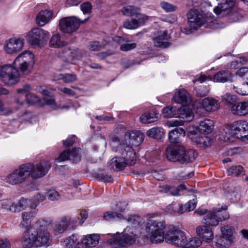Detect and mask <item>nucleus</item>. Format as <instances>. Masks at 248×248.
<instances>
[{
  "label": "nucleus",
  "mask_w": 248,
  "mask_h": 248,
  "mask_svg": "<svg viewBox=\"0 0 248 248\" xmlns=\"http://www.w3.org/2000/svg\"><path fill=\"white\" fill-rule=\"evenodd\" d=\"M166 225L164 221L149 219L147 222L146 230L150 235L152 242L157 243L162 242L165 238L167 242L184 248L186 242V237L181 231L174 228L168 231L164 236V229Z\"/></svg>",
  "instance_id": "obj_1"
},
{
  "label": "nucleus",
  "mask_w": 248,
  "mask_h": 248,
  "mask_svg": "<svg viewBox=\"0 0 248 248\" xmlns=\"http://www.w3.org/2000/svg\"><path fill=\"white\" fill-rule=\"evenodd\" d=\"M108 243L112 245L126 247L135 243L137 239V231L132 228H126L122 233L117 232L111 235Z\"/></svg>",
  "instance_id": "obj_2"
},
{
  "label": "nucleus",
  "mask_w": 248,
  "mask_h": 248,
  "mask_svg": "<svg viewBox=\"0 0 248 248\" xmlns=\"http://www.w3.org/2000/svg\"><path fill=\"white\" fill-rule=\"evenodd\" d=\"M28 177L32 179H40L45 176L51 168V163L48 161L43 160L34 164H24Z\"/></svg>",
  "instance_id": "obj_3"
},
{
  "label": "nucleus",
  "mask_w": 248,
  "mask_h": 248,
  "mask_svg": "<svg viewBox=\"0 0 248 248\" xmlns=\"http://www.w3.org/2000/svg\"><path fill=\"white\" fill-rule=\"evenodd\" d=\"M218 108V101L210 97H207L201 101H196L193 104V108L196 113L200 116H204L206 112L215 111Z\"/></svg>",
  "instance_id": "obj_4"
},
{
  "label": "nucleus",
  "mask_w": 248,
  "mask_h": 248,
  "mask_svg": "<svg viewBox=\"0 0 248 248\" xmlns=\"http://www.w3.org/2000/svg\"><path fill=\"white\" fill-rule=\"evenodd\" d=\"M0 77L7 85H14L19 81L20 74L16 68L10 64L0 66Z\"/></svg>",
  "instance_id": "obj_5"
},
{
  "label": "nucleus",
  "mask_w": 248,
  "mask_h": 248,
  "mask_svg": "<svg viewBox=\"0 0 248 248\" xmlns=\"http://www.w3.org/2000/svg\"><path fill=\"white\" fill-rule=\"evenodd\" d=\"M89 17L81 20L75 16L63 17L59 21L60 30L64 33H72L76 31L81 23H85Z\"/></svg>",
  "instance_id": "obj_6"
},
{
  "label": "nucleus",
  "mask_w": 248,
  "mask_h": 248,
  "mask_svg": "<svg viewBox=\"0 0 248 248\" xmlns=\"http://www.w3.org/2000/svg\"><path fill=\"white\" fill-rule=\"evenodd\" d=\"M49 37V32L39 28L32 29L28 33L27 39L32 46H40L44 41H47Z\"/></svg>",
  "instance_id": "obj_7"
},
{
  "label": "nucleus",
  "mask_w": 248,
  "mask_h": 248,
  "mask_svg": "<svg viewBox=\"0 0 248 248\" xmlns=\"http://www.w3.org/2000/svg\"><path fill=\"white\" fill-rule=\"evenodd\" d=\"M231 134L235 138L248 140V123L245 121L234 122L230 127Z\"/></svg>",
  "instance_id": "obj_8"
},
{
  "label": "nucleus",
  "mask_w": 248,
  "mask_h": 248,
  "mask_svg": "<svg viewBox=\"0 0 248 248\" xmlns=\"http://www.w3.org/2000/svg\"><path fill=\"white\" fill-rule=\"evenodd\" d=\"M28 178L24 164L9 174L5 178V181L9 184L15 185L23 183Z\"/></svg>",
  "instance_id": "obj_9"
},
{
  "label": "nucleus",
  "mask_w": 248,
  "mask_h": 248,
  "mask_svg": "<svg viewBox=\"0 0 248 248\" xmlns=\"http://www.w3.org/2000/svg\"><path fill=\"white\" fill-rule=\"evenodd\" d=\"M229 215L225 211L214 210L208 212L203 217V222L208 225L217 226L219 221L229 218Z\"/></svg>",
  "instance_id": "obj_10"
},
{
  "label": "nucleus",
  "mask_w": 248,
  "mask_h": 248,
  "mask_svg": "<svg viewBox=\"0 0 248 248\" xmlns=\"http://www.w3.org/2000/svg\"><path fill=\"white\" fill-rule=\"evenodd\" d=\"M188 23L190 28L189 32L191 33L198 27L202 26L204 22L203 16L196 9H191L187 14Z\"/></svg>",
  "instance_id": "obj_11"
},
{
  "label": "nucleus",
  "mask_w": 248,
  "mask_h": 248,
  "mask_svg": "<svg viewBox=\"0 0 248 248\" xmlns=\"http://www.w3.org/2000/svg\"><path fill=\"white\" fill-rule=\"evenodd\" d=\"M184 154V147L180 145H171L166 150L167 158L171 162L181 163V159Z\"/></svg>",
  "instance_id": "obj_12"
},
{
  "label": "nucleus",
  "mask_w": 248,
  "mask_h": 248,
  "mask_svg": "<svg viewBox=\"0 0 248 248\" xmlns=\"http://www.w3.org/2000/svg\"><path fill=\"white\" fill-rule=\"evenodd\" d=\"M170 34L167 30L159 31L155 32L153 37V41L155 46L161 48H167L170 45L169 41Z\"/></svg>",
  "instance_id": "obj_13"
},
{
  "label": "nucleus",
  "mask_w": 248,
  "mask_h": 248,
  "mask_svg": "<svg viewBox=\"0 0 248 248\" xmlns=\"http://www.w3.org/2000/svg\"><path fill=\"white\" fill-rule=\"evenodd\" d=\"M24 44V39L11 38L5 42L4 48L7 53L13 54L20 51L23 49Z\"/></svg>",
  "instance_id": "obj_14"
},
{
  "label": "nucleus",
  "mask_w": 248,
  "mask_h": 248,
  "mask_svg": "<svg viewBox=\"0 0 248 248\" xmlns=\"http://www.w3.org/2000/svg\"><path fill=\"white\" fill-rule=\"evenodd\" d=\"M221 232L222 238L218 240L217 243L221 247L228 248L232 242L234 228L229 225L225 226L221 228Z\"/></svg>",
  "instance_id": "obj_15"
},
{
  "label": "nucleus",
  "mask_w": 248,
  "mask_h": 248,
  "mask_svg": "<svg viewBox=\"0 0 248 248\" xmlns=\"http://www.w3.org/2000/svg\"><path fill=\"white\" fill-rule=\"evenodd\" d=\"M75 223L69 216H64L58 220L53 225L54 230L59 233H62L64 232L71 226L73 228V224Z\"/></svg>",
  "instance_id": "obj_16"
},
{
  "label": "nucleus",
  "mask_w": 248,
  "mask_h": 248,
  "mask_svg": "<svg viewBox=\"0 0 248 248\" xmlns=\"http://www.w3.org/2000/svg\"><path fill=\"white\" fill-rule=\"evenodd\" d=\"M81 156V149L78 148L70 151L69 150L64 151L62 152L58 158V161H63L70 159L73 162H77L80 160Z\"/></svg>",
  "instance_id": "obj_17"
},
{
  "label": "nucleus",
  "mask_w": 248,
  "mask_h": 248,
  "mask_svg": "<svg viewBox=\"0 0 248 248\" xmlns=\"http://www.w3.org/2000/svg\"><path fill=\"white\" fill-rule=\"evenodd\" d=\"M235 0H226L214 9V12L220 17H223L231 13L235 4Z\"/></svg>",
  "instance_id": "obj_18"
},
{
  "label": "nucleus",
  "mask_w": 248,
  "mask_h": 248,
  "mask_svg": "<svg viewBox=\"0 0 248 248\" xmlns=\"http://www.w3.org/2000/svg\"><path fill=\"white\" fill-rule=\"evenodd\" d=\"M31 89V87L29 85H25L22 88L17 89V92L19 94L24 95L28 103L32 104H39V98L36 95L30 93Z\"/></svg>",
  "instance_id": "obj_19"
},
{
  "label": "nucleus",
  "mask_w": 248,
  "mask_h": 248,
  "mask_svg": "<svg viewBox=\"0 0 248 248\" xmlns=\"http://www.w3.org/2000/svg\"><path fill=\"white\" fill-rule=\"evenodd\" d=\"M173 100L175 103L182 104L184 106L188 105L192 101L189 93L183 89L179 90L175 93L173 96Z\"/></svg>",
  "instance_id": "obj_20"
},
{
  "label": "nucleus",
  "mask_w": 248,
  "mask_h": 248,
  "mask_svg": "<svg viewBox=\"0 0 248 248\" xmlns=\"http://www.w3.org/2000/svg\"><path fill=\"white\" fill-rule=\"evenodd\" d=\"M23 237V245L28 248L37 247L36 243L35 231H32L31 228H26Z\"/></svg>",
  "instance_id": "obj_21"
},
{
  "label": "nucleus",
  "mask_w": 248,
  "mask_h": 248,
  "mask_svg": "<svg viewBox=\"0 0 248 248\" xmlns=\"http://www.w3.org/2000/svg\"><path fill=\"white\" fill-rule=\"evenodd\" d=\"M62 54L63 57L73 64H76L75 59H79L82 56L81 51L78 48H65L62 50Z\"/></svg>",
  "instance_id": "obj_22"
},
{
  "label": "nucleus",
  "mask_w": 248,
  "mask_h": 248,
  "mask_svg": "<svg viewBox=\"0 0 248 248\" xmlns=\"http://www.w3.org/2000/svg\"><path fill=\"white\" fill-rule=\"evenodd\" d=\"M126 205L124 203L122 204L120 203L117 204L116 207L114 209L119 211L120 213L116 212L114 211H108L106 212L103 216L104 218L106 220H111L115 218H121L123 217V215L121 213L123 212L125 210Z\"/></svg>",
  "instance_id": "obj_23"
},
{
  "label": "nucleus",
  "mask_w": 248,
  "mask_h": 248,
  "mask_svg": "<svg viewBox=\"0 0 248 248\" xmlns=\"http://www.w3.org/2000/svg\"><path fill=\"white\" fill-rule=\"evenodd\" d=\"M196 232L199 237L207 242H210L213 239V232L209 226H199L196 229Z\"/></svg>",
  "instance_id": "obj_24"
},
{
  "label": "nucleus",
  "mask_w": 248,
  "mask_h": 248,
  "mask_svg": "<svg viewBox=\"0 0 248 248\" xmlns=\"http://www.w3.org/2000/svg\"><path fill=\"white\" fill-rule=\"evenodd\" d=\"M37 247L47 245L50 241V234L47 230H40L35 232Z\"/></svg>",
  "instance_id": "obj_25"
},
{
  "label": "nucleus",
  "mask_w": 248,
  "mask_h": 248,
  "mask_svg": "<svg viewBox=\"0 0 248 248\" xmlns=\"http://www.w3.org/2000/svg\"><path fill=\"white\" fill-rule=\"evenodd\" d=\"M53 17V12L51 10H44L36 16V22L39 26H43L48 23Z\"/></svg>",
  "instance_id": "obj_26"
},
{
  "label": "nucleus",
  "mask_w": 248,
  "mask_h": 248,
  "mask_svg": "<svg viewBox=\"0 0 248 248\" xmlns=\"http://www.w3.org/2000/svg\"><path fill=\"white\" fill-rule=\"evenodd\" d=\"M113 40L120 45V50L123 51H128L134 49L137 46L135 43H131L128 40L124 38L116 36L113 38Z\"/></svg>",
  "instance_id": "obj_27"
},
{
  "label": "nucleus",
  "mask_w": 248,
  "mask_h": 248,
  "mask_svg": "<svg viewBox=\"0 0 248 248\" xmlns=\"http://www.w3.org/2000/svg\"><path fill=\"white\" fill-rule=\"evenodd\" d=\"M100 236L98 234L93 233L85 235L81 241L83 247L93 248L99 243Z\"/></svg>",
  "instance_id": "obj_28"
},
{
  "label": "nucleus",
  "mask_w": 248,
  "mask_h": 248,
  "mask_svg": "<svg viewBox=\"0 0 248 248\" xmlns=\"http://www.w3.org/2000/svg\"><path fill=\"white\" fill-rule=\"evenodd\" d=\"M231 112L234 115L245 116L248 114V102L243 101L237 103L230 108Z\"/></svg>",
  "instance_id": "obj_29"
},
{
  "label": "nucleus",
  "mask_w": 248,
  "mask_h": 248,
  "mask_svg": "<svg viewBox=\"0 0 248 248\" xmlns=\"http://www.w3.org/2000/svg\"><path fill=\"white\" fill-rule=\"evenodd\" d=\"M186 135L185 130L181 127H176L171 130L169 133V140L171 143H179L181 138Z\"/></svg>",
  "instance_id": "obj_30"
},
{
  "label": "nucleus",
  "mask_w": 248,
  "mask_h": 248,
  "mask_svg": "<svg viewBox=\"0 0 248 248\" xmlns=\"http://www.w3.org/2000/svg\"><path fill=\"white\" fill-rule=\"evenodd\" d=\"M14 63L33 64L34 55L30 51H25L20 54L15 60Z\"/></svg>",
  "instance_id": "obj_31"
},
{
  "label": "nucleus",
  "mask_w": 248,
  "mask_h": 248,
  "mask_svg": "<svg viewBox=\"0 0 248 248\" xmlns=\"http://www.w3.org/2000/svg\"><path fill=\"white\" fill-rule=\"evenodd\" d=\"M122 157L126 165H133L136 161V153L134 150L129 146H126L122 154Z\"/></svg>",
  "instance_id": "obj_32"
},
{
  "label": "nucleus",
  "mask_w": 248,
  "mask_h": 248,
  "mask_svg": "<svg viewBox=\"0 0 248 248\" xmlns=\"http://www.w3.org/2000/svg\"><path fill=\"white\" fill-rule=\"evenodd\" d=\"M38 212L36 209H31L30 212H24L22 213V220L21 222V225L22 227L26 228H31V218L34 217Z\"/></svg>",
  "instance_id": "obj_33"
},
{
  "label": "nucleus",
  "mask_w": 248,
  "mask_h": 248,
  "mask_svg": "<svg viewBox=\"0 0 248 248\" xmlns=\"http://www.w3.org/2000/svg\"><path fill=\"white\" fill-rule=\"evenodd\" d=\"M158 116L159 114L155 111L145 112L140 116V120L142 124H150L157 121L158 119Z\"/></svg>",
  "instance_id": "obj_34"
},
{
  "label": "nucleus",
  "mask_w": 248,
  "mask_h": 248,
  "mask_svg": "<svg viewBox=\"0 0 248 248\" xmlns=\"http://www.w3.org/2000/svg\"><path fill=\"white\" fill-rule=\"evenodd\" d=\"M126 166V163L122 157L113 158L109 162L108 166L110 169L115 171L123 170Z\"/></svg>",
  "instance_id": "obj_35"
},
{
  "label": "nucleus",
  "mask_w": 248,
  "mask_h": 248,
  "mask_svg": "<svg viewBox=\"0 0 248 248\" xmlns=\"http://www.w3.org/2000/svg\"><path fill=\"white\" fill-rule=\"evenodd\" d=\"M176 117L183 119L185 121H190L193 119V116L192 111L187 107L183 106L177 109Z\"/></svg>",
  "instance_id": "obj_36"
},
{
  "label": "nucleus",
  "mask_w": 248,
  "mask_h": 248,
  "mask_svg": "<svg viewBox=\"0 0 248 248\" xmlns=\"http://www.w3.org/2000/svg\"><path fill=\"white\" fill-rule=\"evenodd\" d=\"M191 139L201 147H206L211 145L210 138L205 135H194L191 137Z\"/></svg>",
  "instance_id": "obj_37"
},
{
  "label": "nucleus",
  "mask_w": 248,
  "mask_h": 248,
  "mask_svg": "<svg viewBox=\"0 0 248 248\" xmlns=\"http://www.w3.org/2000/svg\"><path fill=\"white\" fill-rule=\"evenodd\" d=\"M197 153L193 149L186 151L184 148V154L181 159L182 164H187L193 162L197 157Z\"/></svg>",
  "instance_id": "obj_38"
},
{
  "label": "nucleus",
  "mask_w": 248,
  "mask_h": 248,
  "mask_svg": "<svg viewBox=\"0 0 248 248\" xmlns=\"http://www.w3.org/2000/svg\"><path fill=\"white\" fill-rule=\"evenodd\" d=\"M214 126V123L212 120L205 119L201 121L199 126V131L205 134H208L212 131Z\"/></svg>",
  "instance_id": "obj_39"
},
{
  "label": "nucleus",
  "mask_w": 248,
  "mask_h": 248,
  "mask_svg": "<svg viewBox=\"0 0 248 248\" xmlns=\"http://www.w3.org/2000/svg\"><path fill=\"white\" fill-rule=\"evenodd\" d=\"M146 135L150 138L160 139L164 136V129L161 127H155L149 129Z\"/></svg>",
  "instance_id": "obj_40"
},
{
  "label": "nucleus",
  "mask_w": 248,
  "mask_h": 248,
  "mask_svg": "<svg viewBox=\"0 0 248 248\" xmlns=\"http://www.w3.org/2000/svg\"><path fill=\"white\" fill-rule=\"evenodd\" d=\"M231 77V74L228 71H221L216 73L213 78L215 82L224 83Z\"/></svg>",
  "instance_id": "obj_41"
},
{
  "label": "nucleus",
  "mask_w": 248,
  "mask_h": 248,
  "mask_svg": "<svg viewBox=\"0 0 248 248\" xmlns=\"http://www.w3.org/2000/svg\"><path fill=\"white\" fill-rule=\"evenodd\" d=\"M222 101L226 105L233 107L238 102V98L235 95H232L230 93H226L222 96Z\"/></svg>",
  "instance_id": "obj_42"
},
{
  "label": "nucleus",
  "mask_w": 248,
  "mask_h": 248,
  "mask_svg": "<svg viewBox=\"0 0 248 248\" xmlns=\"http://www.w3.org/2000/svg\"><path fill=\"white\" fill-rule=\"evenodd\" d=\"M28 205V200L22 198L19 200L18 204H12L10 207V209L13 212H18L21 210L25 209Z\"/></svg>",
  "instance_id": "obj_43"
},
{
  "label": "nucleus",
  "mask_w": 248,
  "mask_h": 248,
  "mask_svg": "<svg viewBox=\"0 0 248 248\" xmlns=\"http://www.w3.org/2000/svg\"><path fill=\"white\" fill-rule=\"evenodd\" d=\"M168 210L170 213H178L179 214H183L186 212H187L186 208L180 203L176 202H172L168 206Z\"/></svg>",
  "instance_id": "obj_44"
},
{
  "label": "nucleus",
  "mask_w": 248,
  "mask_h": 248,
  "mask_svg": "<svg viewBox=\"0 0 248 248\" xmlns=\"http://www.w3.org/2000/svg\"><path fill=\"white\" fill-rule=\"evenodd\" d=\"M129 138L132 143L134 140L136 144L139 145L143 141L144 135L141 131H136L130 134Z\"/></svg>",
  "instance_id": "obj_45"
},
{
  "label": "nucleus",
  "mask_w": 248,
  "mask_h": 248,
  "mask_svg": "<svg viewBox=\"0 0 248 248\" xmlns=\"http://www.w3.org/2000/svg\"><path fill=\"white\" fill-rule=\"evenodd\" d=\"M244 169L243 167L240 165L232 166L229 168L227 170L228 175H233L238 177L244 174Z\"/></svg>",
  "instance_id": "obj_46"
},
{
  "label": "nucleus",
  "mask_w": 248,
  "mask_h": 248,
  "mask_svg": "<svg viewBox=\"0 0 248 248\" xmlns=\"http://www.w3.org/2000/svg\"><path fill=\"white\" fill-rule=\"evenodd\" d=\"M177 109L176 108L171 106H168L163 108L162 114L164 117L169 118L173 117H176Z\"/></svg>",
  "instance_id": "obj_47"
},
{
  "label": "nucleus",
  "mask_w": 248,
  "mask_h": 248,
  "mask_svg": "<svg viewBox=\"0 0 248 248\" xmlns=\"http://www.w3.org/2000/svg\"><path fill=\"white\" fill-rule=\"evenodd\" d=\"M79 243L78 235L76 234H73L64 240V245L66 248L77 247V245H78Z\"/></svg>",
  "instance_id": "obj_48"
},
{
  "label": "nucleus",
  "mask_w": 248,
  "mask_h": 248,
  "mask_svg": "<svg viewBox=\"0 0 248 248\" xmlns=\"http://www.w3.org/2000/svg\"><path fill=\"white\" fill-rule=\"evenodd\" d=\"M45 200V196L40 193H37L30 201V208L34 209L39 205V203Z\"/></svg>",
  "instance_id": "obj_49"
},
{
  "label": "nucleus",
  "mask_w": 248,
  "mask_h": 248,
  "mask_svg": "<svg viewBox=\"0 0 248 248\" xmlns=\"http://www.w3.org/2000/svg\"><path fill=\"white\" fill-rule=\"evenodd\" d=\"M50 46L59 47L65 45V43L61 40V37L59 34L54 35L50 39L49 42Z\"/></svg>",
  "instance_id": "obj_50"
},
{
  "label": "nucleus",
  "mask_w": 248,
  "mask_h": 248,
  "mask_svg": "<svg viewBox=\"0 0 248 248\" xmlns=\"http://www.w3.org/2000/svg\"><path fill=\"white\" fill-rule=\"evenodd\" d=\"M51 223V219L49 218H43L38 219L36 224L37 231L40 230H46V228Z\"/></svg>",
  "instance_id": "obj_51"
},
{
  "label": "nucleus",
  "mask_w": 248,
  "mask_h": 248,
  "mask_svg": "<svg viewBox=\"0 0 248 248\" xmlns=\"http://www.w3.org/2000/svg\"><path fill=\"white\" fill-rule=\"evenodd\" d=\"M202 244L200 239L197 237L190 239L188 241L186 240V244L184 248H197Z\"/></svg>",
  "instance_id": "obj_52"
},
{
  "label": "nucleus",
  "mask_w": 248,
  "mask_h": 248,
  "mask_svg": "<svg viewBox=\"0 0 248 248\" xmlns=\"http://www.w3.org/2000/svg\"><path fill=\"white\" fill-rule=\"evenodd\" d=\"M14 64L15 66L19 67L20 71L23 75H27L31 73L33 64L14 63Z\"/></svg>",
  "instance_id": "obj_53"
},
{
  "label": "nucleus",
  "mask_w": 248,
  "mask_h": 248,
  "mask_svg": "<svg viewBox=\"0 0 248 248\" xmlns=\"http://www.w3.org/2000/svg\"><path fill=\"white\" fill-rule=\"evenodd\" d=\"M133 17L139 27L144 25L148 20V17L146 16L141 14H136Z\"/></svg>",
  "instance_id": "obj_54"
},
{
  "label": "nucleus",
  "mask_w": 248,
  "mask_h": 248,
  "mask_svg": "<svg viewBox=\"0 0 248 248\" xmlns=\"http://www.w3.org/2000/svg\"><path fill=\"white\" fill-rule=\"evenodd\" d=\"M186 189V186L185 185H180L177 187L168 186L167 192L172 196H178L179 195V191L180 190Z\"/></svg>",
  "instance_id": "obj_55"
},
{
  "label": "nucleus",
  "mask_w": 248,
  "mask_h": 248,
  "mask_svg": "<svg viewBox=\"0 0 248 248\" xmlns=\"http://www.w3.org/2000/svg\"><path fill=\"white\" fill-rule=\"evenodd\" d=\"M96 178L102 182H112L113 179L111 175L105 172L99 173L96 175Z\"/></svg>",
  "instance_id": "obj_56"
},
{
  "label": "nucleus",
  "mask_w": 248,
  "mask_h": 248,
  "mask_svg": "<svg viewBox=\"0 0 248 248\" xmlns=\"http://www.w3.org/2000/svg\"><path fill=\"white\" fill-rule=\"evenodd\" d=\"M196 94L200 97H204L208 95L209 88L208 86H201L195 89Z\"/></svg>",
  "instance_id": "obj_57"
},
{
  "label": "nucleus",
  "mask_w": 248,
  "mask_h": 248,
  "mask_svg": "<svg viewBox=\"0 0 248 248\" xmlns=\"http://www.w3.org/2000/svg\"><path fill=\"white\" fill-rule=\"evenodd\" d=\"M48 199L52 201H58L61 199V195L54 189H50L47 192Z\"/></svg>",
  "instance_id": "obj_58"
},
{
  "label": "nucleus",
  "mask_w": 248,
  "mask_h": 248,
  "mask_svg": "<svg viewBox=\"0 0 248 248\" xmlns=\"http://www.w3.org/2000/svg\"><path fill=\"white\" fill-rule=\"evenodd\" d=\"M161 8L166 12H172L176 10L177 7L169 2L162 1L160 3Z\"/></svg>",
  "instance_id": "obj_59"
},
{
  "label": "nucleus",
  "mask_w": 248,
  "mask_h": 248,
  "mask_svg": "<svg viewBox=\"0 0 248 248\" xmlns=\"http://www.w3.org/2000/svg\"><path fill=\"white\" fill-rule=\"evenodd\" d=\"M233 90L236 93L242 95H248V86L245 84H243L240 86L234 85Z\"/></svg>",
  "instance_id": "obj_60"
},
{
  "label": "nucleus",
  "mask_w": 248,
  "mask_h": 248,
  "mask_svg": "<svg viewBox=\"0 0 248 248\" xmlns=\"http://www.w3.org/2000/svg\"><path fill=\"white\" fill-rule=\"evenodd\" d=\"M123 26L126 29L130 30L135 29L139 27L133 17H132L131 20H127L125 21Z\"/></svg>",
  "instance_id": "obj_61"
},
{
  "label": "nucleus",
  "mask_w": 248,
  "mask_h": 248,
  "mask_svg": "<svg viewBox=\"0 0 248 248\" xmlns=\"http://www.w3.org/2000/svg\"><path fill=\"white\" fill-rule=\"evenodd\" d=\"M80 9L84 15L90 14L92 9V5L90 2H85L80 5Z\"/></svg>",
  "instance_id": "obj_62"
},
{
  "label": "nucleus",
  "mask_w": 248,
  "mask_h": 248,
  "mask_svg": "<svg viewBox=\"0 0 248 248\" xmlns=\"http://www.w3.org/2000/svg\"><path fill=\"white\" fill-rule=\"evenodd\" d=\"M126 219L128 223L133 225H137L138 226H139L141 222L140 217L136 215L129 216Z\"/></svg>",
  "instance_id": "obj_63"
},
{
  "label": "nucleus",
  "mask_w": 248,
  "mask_h": 248,
  "mask_svg": "<svg viewBox=\"0 0 248 248\" xmlns=\"http://www.w3.org/2000/svg\"><path fill=\"white\" fill-rule=\"evenodd\" d=\"M22 119L25 122L33 123L37 121L36 116L31 112H26L22 115Z\"/></svg>",
  "instance_id": "obj_64"
}]
</instances>
